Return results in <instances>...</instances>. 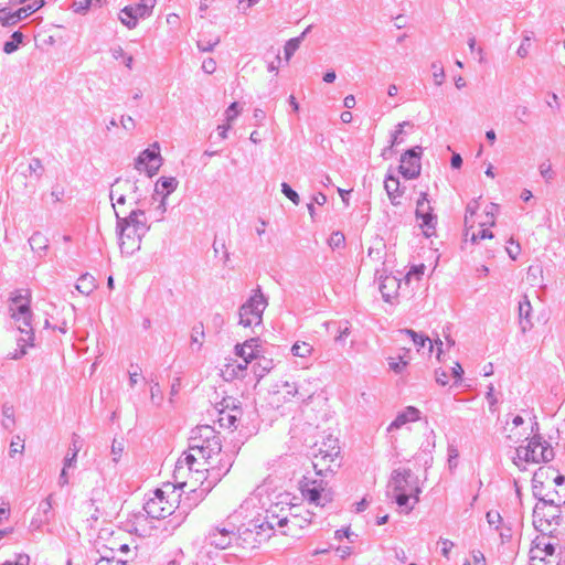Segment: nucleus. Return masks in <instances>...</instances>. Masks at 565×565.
<instances>
[{
	"label": "nucleus",
	"instance_id": "nucleus-15",
	"mask_svg": "<svg viewBox=\"0 0 565 565\" xmlns=\"http://www.w3.org/2000/svg\"><path fill=\"white\" fill-rule=\"evenodd\" d=\"M267 501H269L268 489L266 486H259L243 501L238 512L241 515L247 516L250 511L265 509Z\"/></svg>",
	"mask_w": 565,
	"mask_h": 565
},
{
	"label": "nucleus",
	"instance_id": "nucleus-45",
	"mask_svg": "<svg viewBox=\"0 0 565 565\" xmlns=\"http://www.w3.org/2000/svg\"><path fill=\"white\" fill-rule=\"evenodd\" d=\"M2 425L4 428L10 429L14 424V411L11 405L4 404L2 406Z\"/></svg>",
	"mask_w": 565,
	"mask_h": 565
},
{
	"label": "nucleus",
	"instance_id": "nucleus-53",
	"mask_svg": "<svg viewBox=\"0 0 565 565\" xmlns=\"http://www.w3.org/2000/svg\"><path fill=\"white\" fill-rule=\"evenodd\" d=\"M124 443L122 441H118L116 439H114L113 444H111V457H113V461L114 462H118L122 452H124Z\"/></svg>",
	"mask_w": 565,
	"mask_h": 565
},
{
	"label": "nucleus",
	"instance_id": "nucleus-37",
	"mask_svg": "<svg viewBox=\"0 0 565 565\" xmlns=\"http://www.w3.org/2000/svg\"><path fill=\"white\" fill-rule=\"evenodd\" d=\"M204 327L202 323H198L192 328L191 332V345H196V350H200L203 345V339H204Z\"/></svg>",
	"mask_w": 565,
	"mask_h": 565
},
{
	"label": "nucleus",
	"instance_id": "nucleus-47",
	"mask_svg": "<svg viewBox=\"0 0 565 565\" xmlns=\"http://www.w3.org/2000/svg\"><path fill=\"white\" fill-rule=\"evenodd\" d=\"M448 468L450 471H454L458 466L459 451L454 445H449L448 449Z\"/></svg>",
	"mask_w": 565,
	"mask_h": 565
},
{
	"label": "nucleus",
	"instance_id": "nucleus-43",
	"mask_svg": "<svg viewBox=\"0 0 565 565\" xmlns=\"http://www.w3.org/2000/svg\"><path fill=\"white\" fill-rule=\"evenodd\" d=\"M81 449V446L78 445L77 440L74 438L73 443L70 447V452L64 459L65 467H74L77 458V454Z\"/></svg>",
	"mask_w": 565,
	"mask_h": 565
},
{
	"label": "nucleus",
	"instance_id": "nucleus-46",
	"mask_svg": "<svg viewBox=\"0 0 565 565\" xmlns=\"http://www.w3.org/2000/svg\"><path fill=\"white\" fill-rule=\"evenodd\" d=\"M503 429L505 433V438L513 443L519 441L521 437L524 435L521 431H519V428H514L509 420H507Z\"/></svg>",
	"mask_w": 565,
	"mask_h": 565
},
{
	"label": "nucleus",
	"instance_id": "nucleus-58",
	"mask_svg": "<svg viewBox=\"0 0 565 565\" xmlns=\"http://www.w3.org/2000/svg\"><path fill=\"white\" fill-rule=\"evenodd\" d=\"M248 364L249 363H245L244 361H242V363L228 364L226 366V372L232 370V375L233 376H239L246 370Z\"/></svg>",
	"mask_w": 565,
	"mask_h": 565
},
{
	"label": "nucleus",
	"instance_id": "nucleus-56",
	"mask_svg": "<svg viewBox=\"0 0 565 565\" xmlns=\"http://www.w3.org/2000/svg\"><path fill=\"white\" fill-rule=\"evenodd\" d=\"M531 39L532 38L527 34L523 36L522 42L516 51V53L520 57L523 58V57L527 56L530 46H531Z\"/></svg>",
	"mask_w": 565,
	"mask_h": 565
},
{
	"label": "nucleus",
	"instance_id": "nucleus-1",
	"mask_svg": "<svg viewBox=\"0 0 565 565\" xmlns=\"http://www.w3.org/2000/svg\"><path fill=\"white\" fill-rule=\"evenodd\" d=\"M324 446L327 447L326 449L319 448L318 452L315 454L312 466L316 476L313 477L308 473L299 482L302 497L317 507H324L332 501V493L321 477L323 472L333 471L331 463L335 461L340 454L338 439L329 437Z\"/></svg>",
	"mask_w": 565,
	"mask_h": 565
},
{
	"label": "nucleus",
	"instance_id": "nucleus-5",
	"mask_svg": "<svg viewBox=\"0 0 565 565\" xmlns=\"http://www.w3.org/2000/svg\"><path fill=\"white\" fill-rule=\"evenodd\" d=\"M221 449V439L214 428L202 425L192 429L189 450L183 456L188 462L200 463V460H211L213 456L220 455Z\"/></svg>",
	"mask_w": 565,
	"mask_h": 565
},
{
	"label": "nucleus",
	"instance_id": "nucleus-8",
	"mask_svg": "<svg viewBox=\"0 0 565 565\" xmlns=\"http://www.w3.org/2000/svg\"><path fill=\"white\" fill-rule=\"evenodd\" d=\"M9 311L20 333L26 335V338H22V341L30 343L31 340H34L30 292L28 290L24 294L17 291L10 298Z\"/></svg>",
	"mask_w": 565,
	"mask_h": 565
},
{
	"label": "nucleus",
	"instance_id": "nucleus-4",
	"mask_svg": "<svg viewBox=\"0 0 565 565\" xmlns=\"http://www.w3.org/2000/svg\"><path fill=\"white\" fill-rule=\"evenodd\" d=\"M419 480L411 469H395L387 484V494L406 512L413 510L420 493Z\"/></svg>",
	"mask_w": 565,
	"mask_h": 565
},
{
	"label": "nucleus",
	"instance_id": "nucleus-13",
	"mask_svg": "<svg viewBox=\"0 0 565 565\" xmlns=\"http://www.w3.org/2000/svg\"><path fill=\"white\" fill-rule=\"evenodd\" d=\"M161 163L159 143L154 142L151 148L139 153L135 161V168L139 171H146L149 177H152L159 171Z\"/></svg>",
	"mask_w": 565,
	"mask_h": 565
},
{
	"label": "nucleus",
	"instance_id": "nucleus-31",
	"mask_svg": "<svg viewBox=\"0 0 565 565\" xmlns=\"http://www.w3.org/2000/svg\"><path fill=\"white\" fill-rule=\"evenodd\" d=\"M544 472L542 469L536 471L533 476L532 484H533V494L535 498L540 500V498H552V497H558V493H547L543 494V482L541 481V478L543 477Z\"/></svg>",
	"mask_w": 565,
	"mask_h": 565
},
{
	"label": "nucleus",
	"instance_id": "nucleus-38",
	"mask_svg": "<svg viewBox=\"0 0 565 565\" xmlns=\"http://www.w3.org/2000/svg\"><path fill=\"white\" fill-rule=\"evenodd\" d=\"M408 125V121H403L396 126L395 131L392 134L390 146L386 149H384L382 156H385L387 150H391L393 147L399 145L403 141V139H401L399 136L403 134L404 127Z\"/></svg>",
	"mask_w": 565,
	"mask_h": 565
},
{
	"label": "nucleus",
	"instance_id": "nucleus-28",
	"mask_svg": "<svg viewBox=\"0 0 565 565\" xmlns=\"http://www.w3.org/2000/svg\"><path fill=\"white\" fill-rule=\"evenodd\" d=\"M384 188H385L392 203L395 205L398 204L396 199H398L402 194V192L399 190L401 183H399L398 178H396L394 175H387L384 181Z\"/></svg>",
	"mask_w": 565,
	"mask_h": 565
},
{
	"label": "nucleus",
	"instance_id": "nucleus-24",
	"mask_svg": "<svg viewBox=\"0 0 565 565\" xmlns=\"http://www.w3.org/2000/svg\"><path fill=\"white\" fill-rule=\"evenodd\" d=\"M241 414L242 412L237 407H233L230 411H221L218 417L220 426L227 429L237 428V423L241 419Z\"/></svg>",
	"mask_w": 565,
	"mask_h": 565
},
{
	"label": "nucleus",
	"instance_id": "nucleus-23",
	"mask_svg": "<svg viewBox=\"0 0 565 565\" xmlns=\"http://www.w3.org/2000/svg\"><path fill=\"white\" fill-rule=\"evenodd\" d=\"M233 534V531L225 527H215L210 532L209 540L211 545L223 550L231 544Z\"/></svg>",
	"mask_w": 565,
	"mask_h": 565
},
{
	"label": "nucleus",
	"instance_id": "nucleus-50",
	"mask_svg": "<svg viewBox=\"0 0 565 565\" xmlns=\"http://www.w3.org/2000/svg\"><path fill=\"white\" fill-rule=\"evenodd\" d=\"M22 338H26V335L25 334H21V337L17 340L18 341V347L20 348V350L15 351L11 355V359H13V360L21 359L26 353V347H33V341L34 340H31L30 343H25L24 341H22Z\"/></svg>",
	"mask_w": 565,
	"mask_h": 565
},
{
	"label": "nucleus",
	"instance_id": "nucleus-3",
	"mask_svg": "<svg viewBox=\"0 0 565 565\" xmlns=\"http://www.w3.org/2000/svg\"><path fill=\"white\" fill-rule=\"evenodd\" d=\"M277 502L271 503L265 509V516L263 520L253 521L244 532L245 535L256 534L255 541L262 543L270 537L275 529H282L288 523L302 526L298 523V516L291 514V508L287 502L288 494H279Z\"/></svg>",
	"mask_w": 565,
	"mask_h": 565
},
{
	"label": "nucleus",
	"instance_id": "nucleus-26",
	"mask_svg": "<svg viewBox=\"0 0 565 565\" xmlns=\"http://www.w3.org/2000/svg\"><path fill=\"white\" fill-rule=\"evenodd\" d=\"M298 385V398L307 402L310 401L313 395L316 394V380L308 377L305 379L302 382L297 383Z\"/></svg>",
	"mask_w": 565,
	"mask_h": 565
},
{
	"label": "nucleus",
	"instance_id": "nucleus-20",
	"mask_svg": "<svg viewBox=\"0 0 565 565\" xmlns=\"http://www.w3.org/2000/svg\"><path fill=\"white\" fill-rule=\"evenodd\" d=\"M436 225L437 214H415V228H419L426 238L436 235Z\"/></svg>",
	"mask_w": 565,
	"mask_h": 565
},
{
	"label": "nucleus",
	"instance_id": "nucleus-62",
	"mask_svg": "<svg viewBox=\"0 0 565 565\" xmlns=\"http://www.w3.org/2000/svg\"><path fill=\"white\" fill-rule=\"evenodd\" d=\"M24 449V445L22 443V440L17 437L15 440H12L11 444H10V456L13 457L15 454H20L22 452Z\"/></svg>",
	"mask_w": 565,
	"mask_h": 565
},
{
	"label": "nucleus",
	"instance_id": "nucleus-29",
	"mask_svg": "<svg viewBox=\"0 0 565 565\" xmlns=\"http://www.w3.org/2000/svg\"><path fill=\"white\" fill-rule=\"evenodd\" d=\"M154 4L156 0H141L140 3L128 7L132 9L131 11L137 17V19H145L151 14Z\"/></svg>",
	"mask_w": 565,
	"mask_h": 565
},
{
	"label": "nucleus",
	"instance_id": "nucleus-34",
	"mask_svg": "<svg viewBox=\"0 0 565 565\" xmlns=\"http://www.w3.org/2000/svg\"><path fill=\"white\" fill-rule=\"evenodd\" d=\"M530 554L532 555V558H540V557H550V554L557 555L555 553V546L552 543H543V547H541L540 543L536 544L535 547H533L530 551Z\"/></svg>",
	"mask_w": 565,
	"mask_h": 565
},
{
	"label": "nucleus",
	"instance_id": "nucleus-59",
	"mask_svg": "<svg viewBox=\"0 0 565 565\" xmlns=\"http://www.w3.org/2000/svg\"><path fill=\"white\" fill-rule=\"evenodd\" d=\"M505 249L510 258L515 260L520 254L521 247L518 243H514L512 239H510L509 245L505 247Z\"/></svg>",
	"mask_w": 565,
	"mask_h": 565
},
{
	"label": "nucleus",
	"instance_id": "nucleus-17",
	"mask_svg": "<svg viewBox=\"0 0 565 565\" xmlns=\"http://www.w3.org/2000/svg\"><path fill=\"white\" fill-rule=\"evenodd\" d=\"M402 281L395 276L381 277L379 289L385 302L394 303L398 298Z\"/></svg>",
	"mask_w": 565,
	"mask_h": 565
},
{
	"label": "nucleus",
	"instance_id": "nucleus-27",
	"mask_svg": "<svg viewBox=\"0 0 565 565\" xmlns=\"http://www.w3.org/2000/svg\"><path fill=\"white\" fill-rule=\"evenodd\" d=\"M401 333L408 335L412 339V341L414 342V344L417 347L418 351L420 349L425 348L426 343H428V352L429 353L433 352L434 344H433L431 340L428 337H426V335H424L422 333H417V332H415L412 329L401 330Z\"/></svg>",
	"mask_w": 565,
	"mask_h": 565
},
{
	"label": "nucleus",
	"instance_id": "nucleus-40",
	"mask_svg": "<svg viewBox=\"0 0 565 565\" xmlns=\"http://www.w3.org/2000/svg\"><path fill=\"white\" fill-rule=\"evenodd\" d=\"M22 39H23V34L19 31H15L12 35H11V40L10 41H7L3 45V51L7 53V54H11L13 53L14 51H17L19 44L22 42Z\"/></svg>",
	"mask_w": 565,
	"mask_h": 565
},
{
	"label": "nucleus",
	"instance_id": "nucleus-63",
	"mask_svg": "<svg viewBox=\"0 0 565 565\" xmlns=\"http://www.w3.org/2000/svg\"><path fill=\"white\" fill-rule=\"evenodd\" d=\"M530 116V110L526 106H519L515 109V117L520 122H525Z\"/></svg>",
	"mask_w": 565,
	"mask_h": 565
},
{
	"label": "nucleus",
	"instance_id": "nucleus-36",
	"mask_svg": "<svg viewBox=\"0 0 565 565\" xmlns=\"http://www.w3.org/2000/svg\"><path fill=\"white\" fill-rule=\"evenodd\" d=\"M131 10L132 9L127 6L119 13V20L128 29L136 28L137 22H138L137 17L134 14V12Z\"/></svg>",
	"mask_w": 565,
	"mask_h": 565
},
{
	"label": "nucleus",
	"instance_id": "nucleus-51",
	"mask_svg": "<svg viewBox=\"0 0 565 565\" xmlns=\"http://www.w3.org/2000/svg\"><path fill=\"white\" fill-rule=\"evenodd\" d=\"M344 235L341 232H334L328 239V244L332 249L340 248L344 245Z\"/></svg>",
	"mask_w": 565,
	"mask_h": 565
},
{
	"label": "nucleus",
	"instance_id": "nucleus-52",
	"mask_svg": "<svg viewBox=\"0 0 565 565\" xmlns=\"http://www.w3.org/2000/svg\"><path fill=\"white\" fill-rule=\"evenodd\" d=\"M425 269H426V267L424 264L413 266L405 277L406 280L409 281L413 278H415L416 280H419L420 277L424 275Z\"/></svg>",
	"mask_w": 565,
	"mask_h": 565
},
{
	"label": "nucleus",
	"instance_id": "nucleus-19",
	"mask_svg": "<svg viewBox=\"0 0 565 565\" xmlns=\"http://www.w3.org/2000/svg\"><path fill=\"white\" fill-rule=\"evenodd\" d=\"M313 351V345L305 341H296L290 348L291 354L301 360L298 363L301 369H309L312 365L309 358Z\"/></svg>",
	"mask_w": 565,
	"mask_h": 565
},
{
	"label": "nucleus",
	"instance_id": "nucleus-55",
	"mask_svg": "<svg viewBox=\"0 0 565 565\" xmlns=\"http://www.w3.org/2000/svg\"><path fill=\"white\" fill-rule=\"evenodd\" d=\"M281 192H282V193H284V194H285V195H286L290 201H292L296 205H298V204H299V201H300L299 195H298V193H297L294 189H291V186H290L289 184H287V183H285V182H284V183L281 184Z\"/></svg>",
	"mask_w": 565,
	"mask_h": 565
},
{
	"label": "nucleus",
	"instance_id": "nucleus-16",
	"mask_svg": "<svg viewBox=\"0 0 565 565\" xmlns=\"http://www.w3.org/2000/svg\"><path fill=\"white\" fill-rule=\"evenodd\" d=\"M44 0H35L32 3L20 8L14 12H7L4 15H0V24L9 26L18 23L20 20L25 19L31 13L40 10L44 6Z\"/></svg>",
	"mask_w": 565,
	"mask_h": 565
},
{
	"label": "nucleus",
	"instance_id": "nucleus-11",
	"mask_svg": "<svg viewBox=\"0 0 565 565\" xmlns=\"http://www.w3.org/2000/svg\"><path fill=\"white\" fill-rule=\"evenodd\" d=\"M534 516L540 522V526H543L545 522L548 526L555 524L559 525L562 522V508L561 498H540V501L535 504Z\"/></svg>",
	"mask_w": 565,
	"mask_h": 565
},
{
	"label": "nucleus",
	"instance_id": "nucleus-18",
	"mask_svg": "<svg viewBox=\"0 0 565 565\" xmlns=\"http://www.w3.org/2000/svg\"><path fill=\"white\" fill-rule=\"evenodd\" d=\"M420 419V411L414 406H407L399 412L395 419L387 427V431L401 429L408 423H414Z\"/></svg>",
	"mask_w": 565,
	"mask_h": 565
},
{
	"label": "nucleus",
	"instance_id": "nucleus-41",
	"mask_svg": "<svg viewBox=\"0 0 565 565\" xmlns=\"http://www.w3.org/2000/svg\"><path fill=\"white\" fill-rule=\"evenodd\" d=\"M150 399L151 403L156 406H161L163 401V395L159 382L154 380H151Z\"/></svg>",
	"mask_w": 565,
	"mask_h": 565
},
{
	"label": "nucleus",
	"instance_id": "nucleus-48",
	"mask_svg": "<svg viewBox=\"0 0 565 565\" xmlns=\"http://www.w3.org/2000/svg\"><path fill=\"white\" fill-rule=\"evenodd\" d=\"M52 495H49L45 500L41 501L38 508V514L43 518L52 516Z\"/></svg>",
	"mask_w": 565,
	"mask_h": 565
},
{
	"label": "nucleus",
	"instance_id": "nucleus-60",
	"mask_svg": "<svg viewBox=\"0 0 565 565\" xmlns=\"http://www.w3.org/2000/svg\"><path fill=\"white\" fill-rule=\"evenodd\" d=\"M327 202V196L323 193H317L312 196L311 201L307 204L309 212H313V204L323 205Z\"/></svg>",
	"mask_w": 565,
	"mask_h": 565
},
{
	"label": "nucleus",
	"instance_id": "nucleus-22",
	"mask_svg": "<svg viewBox=\"0 0 565 565\" xmlns=\"http://www.w3.org/2000/svg\"><path fill=\"white\" fill-rule=\"evenodd\" d=\"M532 313V306L529 300V297L524 295L522 299L519 301V324L521 328V331L525 333L529 331L533 323L531 319Z\"/></svg>",
	"mask_w": 565,
	"mask_h": 565
},
{
	"label": "nucleus",
	"instance_id": "nucleus-57",
	"mask_svg": "<svg viewBox=\"0 0 565 565\" xmlns=\"http://www.w3.org/2000/svg\"><path fill=\"white\" fill-rule=\"evenodd\" d=\"M433 207L429 205L426 193H420V198L417 200L416 212H431Z\"/></svg>",
	"mask_w": 565,
	"mask_h": 565
},
{
	"label": "nucleus",
	"instance_id": "nucleus-42",
	"mask_svg": "<svg viewBox=\"0 0 565 565\" xmlns=\"http://www.w3.org/2000/svg\"><path fill=\"white\" fill-rule=\"evenodd\" d=\"M28 170L36 181H39L44 173V167L39 158H33L30 161Z\"/></svg>",
	"mask_w": 565,
	"mask_h": 565
},
{
	"label": "nucleus",
	"instance_id": "nucleus-9",
	"mask_svg": "<svg viewBox=\"0 0 565 565\" xmlns=\"http://www.w3.org/2000/svg\"><path fill=\"white\" fill-rule=\"evenodd\" d=\"M267 307V300L260 289H256L254 294L239 307L238 323L244 328L259 326L263 320L264 310Z\"/></svg>",
	"mask_w": 565,
	"mask_h": 565
},
{
	"label": "nucleus",
	"instance_id": "nucleus-64",
	"mask_svg": "<svg viewBox=\"0 0 565 565\" xmlns=\"http://www.w3.org/2000/svg\"><path fill=\"white\" fill-rule=\"evenodd\" d=\"M95 565H127L124 561L115 559L114 557L103 556L100 557Z\"/></svg>",
	"mask_w": 565,
	"mask_h": 565
},
{
	"label": "nucleus",
	"instance_id": "nucleus-33",
	"mask_svg": "<svg viewBox=\"0 0 565 565\" xmlns=\"http://www.w3.org/2000/svg\"><path fill=\"white\" fill-rule=\"evenodd\" d=\"M486 519H487L488 524L491 527H493L495 531H498L501 537L510 535L509 533H504L501 530L502 516L498 511H494V510L488 511L486 514Z\"/></svg>",
	"mask_w": 565,
	"mask_h": 565
},
{
	"label": "nucleus",
	"instance_id": "nucleus-35",
	"mask_svg": "<svg viewBox=\"0 0 565 565\" xmlns=\"http://www.w3.org/2000/svg\"><path fill=\"white\" fill-rule=\"evenodd\" d=\"M29 244L31 248L36 253H42L47 248V239L41 233H34L29 238Z\"/></svg>",
	"mask_w": 565,
	"mask_h": 565
},
{
	"label": "nucleus",
	"instance_id": "nucleus-10",
	"mask_svg": "<svg viewBox=\"0 0 565 565\" xmlns=\"http://www.w3.org/2000/svg\"><path fill=\"white\" fill-rule=\"evenodd\" d=\"M483 214H469L465 216L463 244H479L481 241L491 239L493 233L490 226L493 225V214H484L487 217L491 215V221H482Z\"/></svg>",
	"mask_w": 565,
	"mask_h": 565
},
{
	"label": "nucleus",
	"instance_id": "nucleus-6",
	"mask_svg": "<svg viewBox=\"0 0 565 565\" xmlns=\"http://www.w3.org/2000/svg\"><path fill=\"white\" fill-rule=\"evenodd\" d=\"M117 217V232L119 236V246L122 253L132 254L140 248L141 238L149 231V224L146 214H127Z\"/></svg>",
	"mask_w": 565,
	"mask_h": 565
},
{
	"label": "nucleus",
	"instance_id": "nucleus-2",
	"mask_svg": "<svg viewBox=\"0 0 565 565\" xmlns=\"http://www.w3.org/2000/svg\"><path fill=\"white\" fill-rule=\"evenodd\" d=\"M231 466L230 461L217 468L211 466L210 460H200V463L188 462L185 456H182L178 459L173 472L177 482L174 488H189L191 492L200 489L201 494L207 493L230 471Z\"/></svg>",
	"mask_w": 565,
	"mask_h": 565
},
{
	"label": "nucleus",
	"instance_id": "nucleus-61",
	"mask_svg": "<svg viewBox=\"0 0 565 565\" xmlns=\"http://www.w3.org/2000/svg\"><path fill=\"white\" fill-rule=\"evenodd\" d=\"M282 387L285 388L286 397H298V385L297 383L285 382Z\"/></svg>",
	"mask_w": 565,
	"mask_h": 565
},
{
	"label": "nucleus",
	"instance_id": "nucleus-32",
	"mask_svg": "<svg viewBox=\"0 0 565 565\" xmlns=\"http://www.w3.org/2000/svg\"><path fill=\"white\" fill-rule=\"evenodd\" d=\"M256 361L257 362L253 365V370L255 375L259 379L264 377L274 367L273 360L258 356Z\"/></svg>",
	"mask_w": 565,
	"mask_h": 565
},
{
	"label": "nucleus",
	"instance_id": "nucleus-14",
	"mask_svg": "<svg viewBox=\"0 0 565 565\" xmlns=\"http://www.w3.org/2000/svg\"><path fill=\"white\" fill-rule=\"evenodd\" d=\"M422 147L416 146L405 151L401 157V164L398 167L399 173L405 179H416L422 170Z\"/></svg>",
	"mask_w": 565,
	"mask_h": 565
},
{
	"label": "nucleus",
	"instance_id": "nucleus-7",
	"mask_svg": "<svg viewBox=\"0 0 565 565\" xmlns=\"http://www.w3.org/2000/svg\"><path fill=\"white\" fill-rule=\"evenodd\" d=\"M554 458V450L551 445L542 440L537 435H534L526 446H519L515 449L513 463L520 470H526L529 463L548 462Z\"/></svg>",
	"mask_w": 565,
	"mask_h": 565
},
{
	"label": "nucleus",
	"instance_id": "nucleus-49",
	"mask_svg": "<svg viewBox=\"0 0 565 565\" xmlns=\"http://www.w3.org/2000/svg\"><path fill=\"white\" fill-rule=\"evenodd\" d=\"M531 558V565H559V557L558 555H552L550 554V557H540V558Z\"/></svg>",
	"mask_w": 565,
	"mask_h": 565
},
{
	"label": "nucleus",
	"instance_id": "nucleus-12",
	"mask_svg": "<svg viewBox=\"0 0 565 565\" xmlns=\"http://www.w3.org/2000/svg\"><path fill=\"white\" fill-rule=\"evenodd\" d=\"M164 494L162 489H157L153 497L146 501L143 510L151 519H164L172 513L173 503L169 502Z\"/></svg>",
	"mask_w": 565,
	"mask_h": 565
},
{
	"label": "nucleus",
	"instance_id": "nucleus-39",
	"mask_svg": "<svg viewBox=\"0 0 565 565\" xmlns=\"http://www.w3.org/2000/svg\"><path fill=\"white\" fill-rule=\"evenodd\" d=\"M302 42V36H297L288 40L284 46L286 61H289L295 52L299 49Z\"/></svg>",
	"mask_w": 565,
	"mask_h": 565
},
{
	"label": "nucleus",
	"instance_id": "nucleus-25",
	"mask_svg": "<svg viewBox=\"0 0 565 565\" xmlns=\"http://www.w3.org/2000/svg\"><path fill=\"white\" fill-rule=\"evenodd\" d=\"M178 183V180L173 177H162L157 181L154 192L157 195H161V198L164 199L177 189Z\"/></svg>",
	"mask_w": 565,
	"mask_h": 565
},
{
	"label": "nucleus",
	"instance_id": "nucleus-21",
	"mask_svg": "<svg viewBox=\"0 0 565 565\" xmlns=\"http://www.w3.org/2000/svg\"><path fill=\"white\" fill-rule=\"evenodd\" d=\"M258 339L246 340L243 344L235 347V353L245 363H250L253 360L258 359Z\"/></svg>",
	"mask_w": 565,
	"mask_h": 565
},
{
	"label": "nucleus",
	"instance_id": "nucleus-54",
	"mask_svg": "<svg viewBox=\"0 0 565 565\" xmlns=\"http://www.w3.org/2000/svg\"><path fill=\"white\" fill-rule=\"evenodd\" d=\"M30 564V557L28 554H17L13 559H8L1 565H29Z\"/></svg>",
	"mask_w": 565,
	"mask_h": 565
},
{
	"label": "nucleus",
	"instance_id": "nucleus-44",
	"mask_svg": "<svg viewBox=\"0 0 565 565\" xmlns=\"http://www.w3.org/2000/svg\"><path fill=\"white\" fill-rule=\"evenodd\" d=\"M433 70V78L437 86H440L445 79V70L443 64L439 61H435L430 65Z\"/></svg>",
	"mask_w": 565,
	"mask_h": 565
},
{
	"label": "nucleus",
	"instance_id": "nucleus-30",
	"mask_svg": "<svg viewBox=\"0 0 565 565\" xmlns=\"http://www.w3.org/2000/svg\"><path fill=\"white\" fill-rule=\"evenodd\" d=\"M78 292L88 296L96 288L95 278L89 274L82 275L76 284Z\"/></svg>",
	"mask_w": 565,
	"mask_h": 565
}]
</instances>
